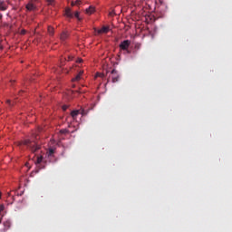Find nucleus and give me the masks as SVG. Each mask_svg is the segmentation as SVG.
<instances>
[{"instance_id":"f257e3e1","label":"nucleus","mask_w":232,"mask_h":232,"mask_svg":"<svg viewBox=\"0 0 232 232\" xmlns=\"http://www.w3.org/2000/svg\"><path fill=\"white\" fill-rule=\"evenodd\" d=\"M37 140H39L37 134H33L32 140H25L22 142V144H24V146H27L32 153H37V151L41 150V143Z\"/></svg>"},{"instance_id":"f03ea898","label":"nucleus","mask_w":232,"mask_h":232,"mask_svg":"<svg viewBox=\"0 0 232 232\" xmlns=\"http://www.w3.org/2000/svg\"><path fill=\"white\" fill-rule=\"evenodd\" d=\"M131 45V41L124 40L120 44V50L127 52V53H131V51H129L130 46Z\"/></svg>"},{"instance_id":"7ed1b4c3","label":"nucleus","mask_w":232,"mask_h":232,"mask_svg":"<svg viewBox=\"0 0 232 232\" xmlns=\"http://www.w3.org/2000/svg\"><path fill=\"white\" fill-rule=\"evenodd\" d=\"M11 226L10 220L4 221L3 225H0V232H6L7 229H10Z\"/></svg>"},{"instance_id":"20e7f679","label":"nucleus","mask_w":232,"mask_h":232,"mask_svg":"<svg viewBox=\"0 0 232 232\" xmlns=\"http://www.w3.org/2000/svg\"><path fill=\"white\" fill-rule=\"evenodd\" d=\"M119 72L117 70L113 69L111 72V82H119Z\"/></svg>"},{"instance_id":"39448f33","label":"nucleus","mask_w":232,"mask_h":232,"mask_svg":"<svg viewBox=\"0 0 232 232\" xmlns=\"http://www.w3.org/2000/svg\"><path fill=\"white\" fill-rule=\"evenodd\" d=\"M0 10L1 12L8 10V5H6V2L0 0Z\"/></svg>"},{"instance_id":"423d86ee","label":"nucleus","mask_w":232,"mask_h":232,"mask_svg":"<svg viewBox=\"0 0 232 232\" xmlns=\"http://www.w3.org/2000/svg\"><path fill=\"white\" fill-rule=\"evenodd\" d=\"M108 32H110V27L108 26H102L101 29L97 30L98 34H108Z\"/></svg>"},{"instance_id":"0eeeda50","label":"nucleus","mask_w":232,"mask_h":232,"mask_svg":"<svg viewBox=\"0 0 232 232\" xmlns=\"http://www.w3.org/2000/svg\"><path fill=\"white\" fill-rule=\"evenodd\" d=\"M94 12H95V7L93 5L89 6L85 10V14H87V15H92V14H93Z\"/></svg>"},{"instance_id":"6e6552de","label":"nucleus","mask_w":232,"mask_h":232,"mask_svg":"<svg viewBox=\"0 0 232 232\" xmlns=\"http://www.w3.org/2000/svg\"><path fill=\"white\" fill-rule=\"evenodd\" d=\"M26 10H28L29 12H34V10H35V5L34 4H32V2L28 3L25 6Z\"/></svg>"},{"instance_id":"1a4fd4ad","label":"nucleus","mask_w":232,"mask_h":232,"mask_svg":"<svg viewBox=\"0 0 232 232\" xmlns=\"http://www.w3.org/2000/svg\"><path fill=\"white\" fill-rule=\"evenodd\" d=\"M60 39H61L62 43H64V41H66V39H68V33L63 31L60 35Z\"/></svg>"},{"instance_id":"9d476101","label":"nucleus","mask_w":232,"mask_h":232,"mask_svg":"<svg viewBox=\"0 0 232 232\" xmlns=\"http://www.w3.org/2000/svg\"><path fill=\"white\" fill-rule=\"evenodd\" d=\"M79 113H81V111H79V110L72 111L71 112V117H72L73 121H77V115H79Z\"/></svg>"},{"instance_id":"9b49d317","label":"nucleus","mask_w":232,"mask_h":232,"mask_svg":"<svg viewBox=\"0 0 232 232\" xmlns=\"http://www.w3.org/2000/svg\"><path fill=\"white\" fill-rule=\"evenodd\" d=\"M65 15H66V17H70L72 19L73 17V13H72V9L66 8L65 9Z\"/></svg>"},{"instance_id":"f8f14e48","label":"nucleus","mask_w":232,"mask_h":232,"mask_svg":"<svg viewBox=\"0 0 232 232\" xmlns=\"http://www.w3.org/2000/svg\"><path fill=\"white\" fill-rule=\"evenodd\" d=\"M42 162H43V156H40L37 158L36 164L41 165ZM39 168H40V169H43V168H44V167L39 166Z\"/></svg>"},{"instance_id":"ddd939ff","label":"nucleus","mask_w":232,"mask_h":232,"mask_svg":"<svg viewBox=\"0 0 232 232\" xmlns=\"http://www.w3.org/2000/svg\"><path fill=\"white\" fill-rule=\"evenodd\" d=\"M82 75V72H80V73L77 74L76 77L72 78V82H75V81H81Z\"/></svg>"},{"instance_id":"4468645a","label":"nucleus","mask_w":232,"mask_h":232,"mask_svg":"<svg viewBox=\"0 0 232 232\" xmlns=\"http://www.w3.org/2000/svg\"><path fill=\"white\" fill-rule=\"evenodd\" d=\"M53 153H55V150L49 149V151L47 152L48 157H53Z\"/></svg>"},{"instance_id":"2eb2a0df","label":"nucleus","mask_w":232,"mask_h":232,"mask_svg":"<svg viewBox=\"0 0 232 232\" xmlns=\"http://www.w3.org/2000/svg\"><path fill=\"white\" fill-rule=\"evenodd\" d=\"M53 33H54L53 27L49 26L48 27V34H49V35H53Z\"/></svg>"},{"instance_id":"dca6fc26","label":"nucleus","mask_w":232,"mask_h":232,"mask_svg":"<svg viewBox=\"0 0 232 232\" xmlns=\"http://www.w3.org/2000/svg\"><path fill=\"white\" fill-rule=\"evenodd\" d=\"M80 113H81L82 116L88 115V111H85L84 109H82V110L80 111Z\"/></svg>"},{"instance_id":"f3484780","label":"nucleus","mask_w":232,"mask_h":232,"mask_svg":"<svg viewBox=\"0 0 232 232\" xmlns=\"http://www.w3.org/2000/svg\"><path fill=\"white\" fill-rule=\"evenodd\" d=\"M135 50H140V44L137 43L134 45Z\"/></svg>"},{"instance_id":"a211bd4d","label":"nucleus","mask_w":232,"mask_h":232,"mask_svg":"<svg viewBox=\"0 0 232 232\" xmlns=\"http://www.w3.org/2000/svg\"><path fill=\"white\" fill-rule=\"evenodd\" d=\"M74 17H76V19H79V21H81V18L79 17V12H75L74 13Z\"/></svg>"},{"instance_id":"6ab92c4d","label":"nucleus","mask_w":232,"mask_h":232,"mask_svg":"<svg viewBox=\"0 0 232 232\" xmlns=\"http://www.w3.org/2000/svg\"><path fill=\"white\" fill-rule=\"evenodd\" d=\"M60 132L63 134H66V133H68V130L63 129V130H61Z\"/></svg>"},{"instance_id":"aec40b11","label":"nucleus","mask_w":232,"mask_h":232,"mask_svg":"<svg viewBox=\"0 0 232 232\" xmlns=\"http://www.w3.org/2000/svg\"><path fill=\"white\" fill-rule=\"evenodd\" d=\"M97 77H102V79H104V73H97Z\"/></svg>"},{"instance_id":"412c9836","label":"nucleus","mask_w":232,"mask_h":232,"mask_svg":"<svg viewBox=\"0 0 232 232\" xmlns=\"http://www.w3.org/2000/svg\"><path fill=\"white\" fill-rule=\"evenodd\" d=\"M5 211V206L4 205H0V213Z\"/></svg>"},{"instance_id":"4be33fe9","label":"nucleus","mask_w":232,"mask_h":232,"mask_svg":"<svg viewBox=\"0 0 232 232\" xmlns=\"http://www.w3.org/2000/svg\"><path fill=\"white\" fill-rule=\"evenodd\" d=\"M48 5H53V0H47Z\"/></svg>"},{"instance_id":"5701e85b","label":"nucleus","mask_w":232,"mask_h":232,"mask_svg":"<svg viewBox=\"0 0 232 232\" xmlns=\"http://www.w3.org/2000/svg\"><path fill=\"white\" fill-rule=\"evenodd\" d=\"M25 34H26V30L23 29V30L21 31V35H24Z\"/></svg>"},{"instance_id":"b1692460","label":"nucleus","mask_w":232,"mask_h":232,"mask_svg":"<svg viewBox=\"0 0 232 232\" xmlns=\"http://www.w3.org/2000/svg\"><path fill=\"white\" fill-rule=\"evenodd\" d=\"M63 111H66L68 110V106L63 105Z\"/></svg>"},{"instance_id":"393cba45","label":"nucleus","mask_w":232,"mask_h":232,"mask_svg":"<svg viewBox=\"0 0 232 232\" xmlns=\"http://www.w3.org/2000/svg\"><path fill=\"white\" fill-rule=\"evenodd\" d=\"M6 102L9 104V106H12V102L10 100H7Z\"/></svg>"},{"instance_id":"a878e982","label":"nucleus","mask_w":232,"mask_h":232,"mask_svg":"<svg viewBox=\"0 0 232 232\" xmlns=\"http://www.w3.org/2000/svg\"><path fill=\"white\" fill-rule=\"evenodd\" d=\"M3 19V14L0 13V21Z\"/></svg>"},{"instance_id":"bb28decb","label":"nucleus","mask_w":232,"mask_h":232,"mask_svg":"<svg viewBox=\"0 0 232 232\" xmlns=\"http://www.w3.org/2000/svg\"><path fill=\"white\" fill-rule=\"evenodd\" d=\"M78 63H82V59H79V60H78Z\"/></svg>"},{"instance_id":"cd10ccee","label":"nucleus","mask_w":232,"mask_h":232,"mask_svg":"<svg viewBox=\"0 0 232 232\" xmlns=\"http://www.w3.org/2000/svg\"><path fill=\"white\" fill-rule=\"evenodd\" d=\"M0 50H3V45H1V44H0Z\"/></svg>"},{"instance_id":"c85d7f7f","label":"nucleus","mask_w":232,"mask_h":232,"mask_svg":"<svg viewBox=\"0 0 232 232\" xmlns=\"http://www.w3.org/2000/svg\"><path fill=\"white\" fill-rule=\"evenodd\" d=\"M2 193L0 192V198H1Z\"/></svg>"}]
</instances>
